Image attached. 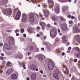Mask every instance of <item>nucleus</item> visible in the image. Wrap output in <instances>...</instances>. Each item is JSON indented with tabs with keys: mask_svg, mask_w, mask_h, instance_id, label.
Returning <instances> with one entry per match:
<instances>
[{
	"mask_svg": "<svg viewBox=\"0 0 80 80\" xmlns=\"http://www.w3.org/2000/svg\"><path fill=\"white\" fill-rule=\"evenodd\" d=\"M48 69L49 70H52L54 68V65L53 63V62L52 61H50L48 63Z\"/></svg>",
	"mask_w": 80,
	"mask_h": 80,
	"instance_id": "nucleus-1",
	"label": "nucleus"
},
{
	"mask_svg": "<svg viewBox=\"0 0 80 80\" xmlns=\"http://www.w3.org/2000/svg\"><path fill=\"white\" fill-rule=\"evenodd\" d=\"M50 35L51 37H55L57 35V31L55 29H53L50 31Z\"/></svg>",
	"mask_w": 80,
	"mask_h": 80,
	"instance_id": "nucleus-2",
	"label": "nucleus"
},
{
	"mask_svg": "<svg viewBox=\"0 0 80 80\" xmlns=\"http://www.w3.org/2000/svg\"><path fill=\"white\" fill-rule=\"evenodd\" d=\"M29 20L31 22H34V15L33 13H31L29 15Z\"/></svg>",
	"mask_w": 80,
	"mask_h": 80,
	"instance_id": "nucleus-3",
	"label": "nucleus"
},
{
	"mask_svg": "<svg viewBox=\"0 0 80 80\" xmlns=\"http://www.w3.org/2000/svg\"><path fill=\"white\" fill-rule=\"evenodd\" d=\"M8 43L11 45L14 44V39L12 38H9L8 39Z\"/></svg>",
	"mask_w": 80,
	"mask_h": 80,
	"instance_id": "nucleus-4",
	"label": "nucleus"
},
{
	"mask_svg": "<svg viewBox=\"0 0 80 80\" xmlns=\"http://www.w3.org/2000/svg\"><path fill=\"white\" fill-rule=\"evenodd\" d=\"M58 75H59V71H58L57 72H55L53 74L54 78L57 80H58L59 78Z\"/></svg>",
	"mask_w": 80,
	"mask_h": 80,
	"instance_id": "nucleus-5",
	"label": "nucleus"
},
{
	"mask_svg": "<svg viewBox=\"0 0 80 80\" xmlns=\"http://www.w3.org/2000/svg\"><path fill=\"white\" fill-rule=\"evenodd\" d=\"M37 78V75L35 73H32L31 76V79L32 80H35Z\"/></svg>",
	"mask_w": 80,
	"mask_h": 80,
	"instance_id": "nucleus-6",
	"label": "nucleus"
},
{
	"mask_svg": "<svg viewBox=\"0 0 80 80\" xmlns=\"http://www.w3.org/2000/svg\"><path fill=\"white\" fill-rule=\"evenodd\" d=\"M21 16V13H20V12H18L16 15V20H19L20 19V16Z\"/></svg>",
	"mask_w": 80,
	"mask_h": 80,
	"instance_id": "nucleus-7",
	"label": "nucleus"
},
{
	"mask_svg": "<svg viewBox=\"0 0 80 80\" xmlns=\"http://www.w3.org/2000/svg\"><path fill=\"white\" fill-rule=\"evenodd\" d=\"M17 77L16 74H13L11 76V78L12 80H15L17 79Z\"/></svg>",
	"mask_w": 80,
	"mask_h": 80,
	"instance_id": "nucleus-8",
	"label": "nucleus"
},
{
	"mask_svg": "<svg viewBox=\"0 0 80 80\" xmlns=\"http://www.w3.org/2000/svg\"><path fill=\"white\" fill-rule=\"evenodd\" d=\"M27 20V15L25 14H23L22 18V22H25Z\"/></svg>",
	"mask_w": 80,
	"mask_h": 80,
	"instance_id": "nucleus-9",
	"label": "nucleus"
},
{
	"mask_svg": "<svg viewBox=\"0 0 80 80\" xmlns=\"http://www.w3.org/2000/svg\"><path fill=\"white\" fill-rule=\"evenodd\" d=\"M54 11L56 12V13L58 14L60 12V10H59V6H57L54 9Z\"/></svg>",
	"mask_w": 80,
	"mask_h": 80,
	"instance_id": "nucleus-10",
	"label": "nucleus"
},
{
	"mask_svg": "<svg viewBox=\"0 0 80 80\" xmlns=\"http://www.w3.org/2000/svg\"><path fill=\"white\" fill-rule=\"evenodd\" d=\"M61 28L63 31H65L67 29V26L66 24H63Z\"/></svg>",
	"mask_w": 80,
	"mask_h": 80,
	"instance_id": "nucleus-11",
	"label": "nucleus"
},
{
	"mask_svg": "<svg viewBox=\"0 0 80 80\" xmlns=\"http://www.w3.org/2000/svg\"><path fill=\"white\" fill-rule=\"evenodd\" d=\"M40 25L41 26L43 30L45 29V23L42 22L40 23Z\"/></svg>",
	"mask_w": 80,
	"mask_h": 80,
	"instance_id": "nucleus-12",
	"label": "nucleus"
},
{
	"mask_svg": "<svg viewBox=\"0 0 80 80\" xmlns=\"http://www.w3.org/2000/svg\"><path fill=\"white\" fill-rule=\"evenodd\" d=\"M12 9L9 8L8 9L7 11V13L9 15H12Z\"/></svg>",
	"mask_w": 80,
	"mask_h": 80,
	"instance_id": "nucleus-13",
	"label": "nucleus"
},
{
	"mask_svg": "<svg viewBox=\"0 0 80 80\" xmlns=\"http://www.w3.org/2000/svg\"><path fill=\"white\" fill-rule=\"evenodd\" d=\"M43 55H42V54H39L38 56V58L41 61H42V60H43Z\"/></svg>",
	"mask_w": 80,
	"mask_h": 80,
	"instance_id": "nucleus-14",
	"label": "nucleus"
},
{
	"mask_svg": "<svg viewBox=\"0 0 80 80\" xmlns=\"http://www.w3.org/2000/svg\"><path fill=\"white\" fill-rule=\"evenodd\" d=\"M44 12L45 17H48V15H49V14H50V12L48 11L45 10L44 11Z\"/></svg>",
	"mask_w": 80,
	"mask_h": 80,
	"instance_id": "nucleus-15",
	"label": "nucleus"
},
{
	"mask_svg": "<svg viewBox=\"0 0 80 80\" xmlns=\"http://www.w3.org/2000/svg\"><path fill=\"white\" fill-rule=\"evenodd\" d=\"M36 67H37V66L35 65H32L30 67V68L32 70H35Z\"/></svg>",
	"mask_w": 80,
	"mask_h": 80,
	"instance_id": "nucleus-16",
	"label": "nucleus"
},
{
	"mask_svg": "<svg viewBox=\"0 0 80 80\" xmlns=\"http://www.w3.org/2000/svg\"><path fill=\"white\" fill-rule=\"evenodd\" d=\"M73 30L75 32H79V29L78 27L76 26L73 28Z\"/></svg>",
	"mask_w": 80,
	"mask_h": 80,
	"instance_id": "nucleus-17",
	"label": "nucleus"
},
{
	"mask_svg": "<svg viewBox=\"0 0 80 80\" xmlns=\"http://www.w3.org/2000/svg\"><path fill=\"white\" fill-rule=\"evenodd\" d=\"M76 40L78 41L79 43H80V36L79 35L77 36L76 37Z\"/></svg>",
	"mask_w": 80,
	"mask_h": 80,
	"instance_id": "nucleus-18",
	"label": "nucleus"
},
{
	"mask_svg": "<svg viewBox=\"0 0 80 80\" xmlns=\"http://www.w3.org/2000/svg\"><path fill=\"white\" fill-rule=\"evenodd\" d=\"M48 3L50 8H52L53 6H52V0H48Z\"/></svg>",
	"mask_w": 80,
	"mask_h": 80,
	"instance_id": "nucleus-19",
	"label": "nucleus"
},
{
	"mask_svg": "<svg viewBox=\"0 0 80 80\" xmlns=\"http://www.w3.org/2000/svg\"><path fill=\"white\" fill-rule=\"evenodd\" d=\"M19 65L21 67L22 66L24 69H26V68H25V63H23V65H22V63L20 62V63L19 64Z\"/></svg>",
	"mask_w": 80,
	"mask_h": 80,
	"instance_id": "nucleus-20",
	"label": "nucleus"
},
{
	"mask_svg": "<svg viewBox=\"0 0 80 80\" xmlns=\"http://www.w3.org/2000/svg\"><path fill=\"white\" fill-rule=\"evenodd\" d=\"M12 69H8L6 73L7 74H8V75H10V74L12 73Z\"/></svg>",
	"mask_w": 80,
	"mask_h": 80,
	"instance_id": "nucleus-21",
	"label": "nucleus"
},
{
	"mask_svg": "<svg viewBox=\"0 0 80 80\" xmlns=\"http://www.w3.org/2000/svg\"><path fill=\"white\" fill-rule=\"evenodd\" d=\"M9 45L10 44H4V48L5 49L8 50V47H9Z\"/></svg>",
	"mask_w": 80,
	"mask_h": 80,
	"instance_id": "nucleus-22",
	"label": "nucleus"
},
{
	"mask_svg": "<svg viewBox=\"0 0 80 80\" xmlns=\"http://www.w3.org/2000/svg\"><path fill=\"white\" fill-rule=\"evenodd\" d=\"M29 49L30 51H33L34 49V47L33 46H31L29 47Z\"/></svg>",
	"mask_w": 80,
	"mask_h": 80,
	"instance_id": "nucleus-23",
	"label": "nucleus"
},
{
	"mask_svg": "<svg viewBox=\"0 0 80 80\" xmlns=\"http://www.w3.org/2000/svg\"><path fill=\"white\" fill-rule=\"evenodd\" d=\"M2 12L4 15H7V12H6V9H2Z\"/></svg>",
	"mask_w": 80,
	"mask_h": 80,
	"instance_id": "nucleus-24",
	"label": "nucleus"
},
{
	"mask_svg": "<svg viewBox=\"0 0 80 80\" xmlns=\"http://www.w3.org/2000/svg\"><path fill=\"white\" fill-rule=\"evenodd\" d=\"M74 49L76 50L78 52H80V49L78 47H76L74 48Z\"/></svg>",
	"mask_w": 80,
	"mask_h": 80,
	"instance_id": "nucleus-25",
	"label": "nucleus"
},
{
	"mask_svg": "<svg viewBox=\"0 0 80 80\" xmlns=\"http://www.w3.org/2000/svg\"><path fill=\"white\" fill-rule=\"evenodd\" d=\"M62 41H63L64 43H66V42H67V39H66V37H63V38L62 39Z\"/></svg>",
	"mask_w": 80,
	"mask_h": 80,
	"instance_id": "nucleus-26",
	"label": "nucleus"
},
{
	"mask_svg": "<svg viewBox=\"0 0 80 80\" xmlns=\"http://www.w3.org/2000/svg\"><path fill=\"white\" fill-rule=\"evenodd\" d=\"M27 31L30 33H31L32 32V29L31 28H28L27 30Z\"/></svg>",
	"mask_w": 80,
	"mask_h": 80,
	"instance_id": "nucleus-27",
	"label": "nucleus"
},
{
	"mask_svg": "<svg viewBox=\"0 0 80 80\" xmlns=\"http://www.w3.org/2000/svg\"><path fill=\"white\" fill-rule=\"evenodd\" d=\"M75 55L77 57L79 58V57H80V52H78V53H77Z\"/></svg>",
	"mask_w": 80,
	"mask_h": 80,
	"instance_id": "nucleus-28",
	"label": "nucleus"
},
{
	"mask_svg": "<svg viewBox=\"0 0 80 80\" xmlns=\"http://www.w3.org/2000/svg\"><path fill=\"white\" fill-rule=\"evenodd\" d=\"M12 49V47L11 45H9V46L8 47V49L7 50H11Z\"/></svg>",
	"mask_w": 80,
	"mask_h": 80,
	"instance_id": "nucleus-29",
	"label": "nucleus"
},
{
	"mask_svg": "<svg viewBox=\"0 0 80 80\" xmlns=\"http://www.w3.org/2000/svg\"><path fill=\"white\" fill-rule=\"evenodd\" d=\"M52 20L53 21H55L56 20V18H55V16H53L52 17Z\"/></svg>",
	"mask_w": 80,
	"mask_h": 80,
	"instance_id": "nucleus-30",
	"label": "nucleus"
},
{
	"mask_svg": "<svg viewBox=\"0 0 80 80\" xmlns=\"http://www.w3.org/2000/svg\"><path fill=\"white\" fill-rule=\"evenodd\" d=\"M7 2H8V0H3V3H7Z\"/></svg>",
	"mask_w": 80,
	"mask_h": 80,
	"instance_id": "nucleus-31",
	"label": "nucleus"
},
{
	"mask_svg": "<svg viewBox=\"0 0 80 80\" xmlns=\"http://www.w3.org/2000/svg\"><path fill=\"white\" fill-rule=\"evenodd\" d=\"M11 64V62H8L7 63V66H9V65Z\"/></svg>",
	"mask_w": 80,
	"mask_h": 80,
	"instance_id": "nucleus-32",
	"label": "nucleus"
},
{
	"mask_svg": "<svg viewBox=\"0 0 80 80\" xmlns=\"http://www.w3.org/2000/svg\"><path fill=\"white\" fill-rule=\"evenodd\" d=\"M39 48H36L35 51L36 52H39Z\"/></svg>",
	"mask_w": 80,
	"mask_h": 80,
	"instance_id": "nucleus-33",
	"label": "nucleus"
},
{
	"mask_svg": "<svg viewBox=\"0 0 80 80\" xmlns=\"http://www.w3.org/2000/svg\"><path fill=\"white\" fill-rule=\"evenodd\" d=\"M60 19L61 21H63L64 20V19H63V18L61 16H60Z\"/></svg>",
	"mask_w": 80,
	"mask_h": 80,
	"instance_id": "nucleus-34",
	"label": "nucleus"
},
{
	"mask_svg": "<svg viewBox=\"0 0 80 80\" xmlns=\"http://www.w3.org/2000/svg\"><path fill=\"white\" fill-rule=\"evenodd\" d=\"M21 33H23L24 32V29L22 28L21 29Z\"/></svg>",
	"mask_w": 80,
	"mask_h": 80,
	"instance_id": "nucleus-35",
	"label": "nucleus"
},
{
	"mask_svg": "<svg viewBox=\"0 0 80 80\" xmlns=\"http://www.w3.org/2000/svg\"><path fill=\"white\" fill-rule=\"evenodd\" d=\"M60 2H64L65 1V0H58Z\"/></svg>",
	"mask_w": 80,
	"mask_h": 80,
	"instance_id": "nucleus-36",
	"label": "nucleus"
},
{
	"mask_svg": "<svg viewBox=\"0 0 80 80\" xmlns=\"http://www.w3.org/2000/svg\"><path fill=\"white\" fill-rule=\"evenodd\" d=\"M74 62H77V59H74L73 60Z\"/></svg>",
	"mask_w": 80,
	"mask_h": 80,
	"instance_id": "nucleus-37",
	"label": "nucleus"
},
{
	"mask_svg": "<svg viewBox=\"0 0 80 80\" xmlns=\"http://www.w3.org/2000/svg\"><path fill=\"white\" fill-rule=\"evenodd\" d=\"M59 41V39L57 38L56 39V42H58Z\"/></svg>",
	"mask_w": 80,
	"mask_h": 80,
	"instance_id": "nucleus-38",
	"label": "nucleus"
},
{
	"mask_svg": "<svg viewBox=\"0 0 80 80\" xmlns=\"http://www.w3.org/2000/svg\"><path fill=\"white\" fill-rule=\"evenodd\" d=\"M40 72L42 73V74H43V71L42 70H40Z\"/></svg>",
	"mask_w": 80,
	"mask_h": 80,
	"instance_id": "nucleus-39",
	"label": "nucleus"
},
{
	"mask_svg": "<svg viewBox=\"0 0 80 80\" xmlns=\"http://www.w3.org/2000/svg\"><path fill=\"white\" fill-rule=\"evenodd\" d=\"M68 23H69V24H71V23H72V21H69Z\"/></svg>",
	"mask_w": 80,
	"mask_h": 80,
	"instance_id": "nucleus-40",
	"label": "nucleus"
},
{
	"mask_svg": "<svg viewBox=\"0 0 80 80\" xmlns=\"http://www.w3.org/2000/svg\"><path fill=\"white\" fill-rule=\"evenodd\" d=\"M3 58L2 57H0V59L1 60H3Z\"/></svg>",
	"mask_w": 80,
	"mask_h": 80,
	"instance_id": "nucleus-41",
	"label": "nucleus"
},
{
	"mask_svg": "<svg viewBox=\"0 0 80 80\" xmlns=\"http://www.w3.org/2000/svg\"><path fill=\"white\" fill-rule=\"evenodd\" d=\"M72 80H75V78L74 77H72Z\"/></svg>",
	"mask_w": 80,
	"mask_h": 80,
	"instance_id": "nucleus-42",
	"label": "nucleus"
},
{
	"mask_svg": "<svg viewBox=\"0 0 80 80\" xmlns=\"http://www.w3.org/2000/svg\"><path fill=\"white\" fill-rule=\"evenodd\" d=\"M43 44L44 45H47V43L46 42H44Z\"/></svg>",
	"mask_w": 80,
	"mask_h": 80,
	"instance_id": "nucleus-43",
	"label": "nucleus"
},
{
	"mask_svg": "<svg viewBox=\"0 0 80 80\" xmlns=\"http://www.w3.org/2000/svg\"><path fill=\"white\" fill-rule=\"evenodd\" d=\"M65 72H66V73H68V70H67V68H66V71Z\"/></svg>",
	"mask_w": 80,
	"mask_h": 80,
	"instance_id": "nucleus-44",
	"label": "nucleus"
},
{
	"mask_svg": "<svg viewBox=\"0 0 80 80\" xmlns=\"http://www.w3.org/2000/svg\"><path fill=\"white\" fill-rule=\"evenodd\" d=\"M68 18H71L72 17V16L71 15H68Z\"/></svg>",
	"mask_w": 80,
	"mask_h": 80,
	"instance_id": "nucleus-45",
	"label": "nucleus"
},
{
	"mask_svg": "<svg viewBox=\"0 0 80 80\" xmlns=\"http://www.w3.org/2000/svg\"><path fill=\"white\" fill-rule=\"evenodd\" d=\"M68 50H71V49H72V48H71V47H69L68 48Z\"/></svg>",
	"mask_w": 80,
	"mask_h": 80,
	"instance_id": "nucleus-46",
	"label": "nucleus"
},
{
	"mask_svg": "<svg viewBox=\"0 0 80 80\" xmlns=\"http://www.w3.org/2000/svg\"><path fill=\"white\" fill-rule=\"evenodd\" d=\"M58 32H59V33H60V29L58 28Z\"/></svg>",
	"mask_w": 80,
	"mask_h": 80,
	"instance_id": "nucleus-47",
	"label": "nucleus"
},
{
	"mask_svg": "<svg viewBox=\"0 0 80 80\" xmlns=\"http://www.w3.org/2000/svg\"><path fill=\"white\" fill-rule=\"evenodd\" d=\"M62 55L63 56L64 55H65V52H63L62 53Z\"/></svg>",
	"mask_w": 80,
	"mask_h": 80,
	"instance_id": "nucleus-48",
	"label": "nucleus"
},
{
	"mask_svg": "<svg viewBox=\"0 0 80 80\" xmlns=\"http://www.w3.org/2000/svg\"><path fill=\"white\" fill-rule=\"evenodd\" d=\"M71 18H72V19H73V18H75V17L73 16H71Z\"/></svg>",
	"mask_w": 80,
	"mask_h": 80,
	"instance_id": "nucleus-49",
	"label": "nucleus"
},
{
	"mask_svg": "<svg viewBox=\"0 0 80 80\" xmlns=\"http://www.w3.org/2000/svg\"><path fill=\"white\" fill-rule=\"evenodd\" d=\"M3 45V43L2 42H1L0 44V47H2Z\"/></svg>",
	"mask_w": 80,
	"mask_h": 80,
	"instance_id": "nucleus-50",
	"label": "nucleus"
},
{
	"mask_svg": "<svg viewBox=\"0 0 80 80\" xmlns=\"http://www.w3.org/2000/svg\"><path fill=\"white\" fill-rule=\"evenodd\" d=\"M2 68L0 67V72H2Z\"/></svg>",
	"mask_w": 80,
	"mask_h": 80,
	"instance_id": "nucleus-51",
	"label": "nucleus"
},
{
	"mask_svg": "<svg viewBox=\"0 0 80 80\" xmlns=\"http://www.w3.org/2000/svg\"><path fill=\"white\" fill-rule=\"evenodd\" d=\"M23 37H27V35H26V34H23Z\"/></svg>",
	"mask_w": 80,
	"mask_h": 80,
	"instance_id": "nucleus-52",
	"label": "nucleus"
},
{
	"mask_svg": "<svg viewBox=\"0 0 80 80\" xmlns=\"http://www.w3.org/2000/svg\"><path fill=\"white\" fill-rule=\"evenodd\" d=\"M54 24L55 25H57V23L56 22H55L54 23Z\"/></svg>",
	"mask_w": 80,
	"mask_h": 80,
	"instance_id": "nucleus-53",
	"label": "nucleus"
},
{
	"mask_svg": "<svg viewBox=\"0 0 80 80\" xmlns=\"http://www.w3.org/2000/svg\"><path fill=\"white\" fill-rule=\"evenodd\" d=\"M19 35V33H16V36H18Z\"/></svg>",
	"mask_w": 80,
	"mask_h": 80,
	"instance_id": "nucleus-54",
	"label": "nucleus"
},
{
	"mask_svg": "<svg viewBox=\"0 0 80 80\" xmlns=\"http://www.w3.org/2000/svg\"><path fill=\"white\" fill-rule=\"evenodd\" d=\"M38 28H37V30H38L39 28V29H40V28L39 27H38Z\"/></svg>",
	"mask_w": 80,
	"mask_h": 80,
	"instance_id": "nucleus-55",
	"label": "nucleus"
},
{
	"mask_svg": "<svg viewBox=\"0 0 80 80\" xmlns=\"http://www.w3.org/2000/svg\"><path fill=\"white\" fill-rule=\"evenodd\" d=\"M41 50H42V51H43V50H44V48H41Z\"/></svg>",
	"mask_w": 80,
	"mask_h": 80,
	"instance_id": "nucleus-56",
	"label": "nucleus"
},
{
	"mask_svg": "<svg viewBox=\"0 0 80 80\" xmlns=\"http://www.w3.org/2000/svg\"><path fill=\"white\" fill-rule=\"evenodd\" d=\"M31 53L30 52H28V55H30L31 54Z\"/></svg>",
	"mask_w": 80,
	"mask_h": 80,
	"instance_id": "nucleus-57",
	"label": "nucleus"
},
{
	"mask_svg": "<svg viewBox=\"0 0 80 80\" xmlns=\"http://www.w3.org/2000/svg\"><path fill=\"white\" fill-rule=\"evenodd\" d=\"M46 38H47V37L45 36L44 37V40H45Z\"/></svg>",
	"mask_w": 80,
	"mask_h": 80,
	"instance_id": "nucleus-58",
	"label": "nucleus"
},
{
	"mask_svg": "<svg viewBox=\"0 0 80 80\" xmlns=\"http://www.w3.org/2000/svg\"><path fill=\"white\" fill-rule=\"evenodd\" d=\"M35 70L36 71V72H38V68H36V69Z\"/></svg>",
	"mask_w": 80,
	"mask_h": 80,
	"instance_id": "nucleus-59",
	"label": "nucleus"
},
{
	"mask_svg": "<svg viewBox=\"0 0 80 80\" xmlns=\"http://www.w3.org/2000/svg\"><path fill=\"white\" fill-rule=\"evenodd\" d=\"M1 56H2V57H3V56H4V54L3 53H2L1 54Z\"/></svg>",
	"mask_w": 80,
	"mask_h": 80,
	"instance_id": "nucleus-60",
	"label": "nucleus"
},
{
	"mask_svg": "<svg viewBox=\"0 0 80 80\" xmlns=\"http://www.w3.org/2000/svg\"><path fill=\"white\" fill-rule=\"evenodd\" d=\"M43 77H45V78H46V77H47V76H46V75H44L43 76Z\"/></svg>",
	"mask_w": 80,
	"mask_h": 80,
	"instance_id": "nucleus-61",
	"label": "nucleus"
},
{
	"mask_svg": "<svg viewBox=\"0 0 80 80\" xmlns=\"http://www.w3.org/2000/svg\"><path fill=\"white\" fill-rule=\"evenodd\" d=\"M27 80H30V78L29 77H28L27 78Z\"/></svg>",
	"mask_w": 80,
	"mask_h": 80,
	"instance_id": "nucleus-62",
	"label": "nucleus"
},
{
	"mask_svg": "<svg viewBox=\"0 0 80 80\" xmlns=\"http://www.w3.org/2000/svg\"><path fill=\"white\" fill-rule=\"evenodd\" d=\"M76 2H77V0H75L74 1V2L75 3H76Z\"/></svg>",
	"mask_w": 80,
	"mask_h": 80,
	"instance_id": "nucleus-63",
	"label": "nucleus"
},
{
	"mask_svg": "<svg viewBox=\"0 0 80 80\" xmlns=\"http://www.w3.org/2000/svg\"><path fill=\"white\" fill-rule=\"evenodd\" d=\"M70 50H69L67 52L68 53H70Z\"/></svg>",
	"mask_w": 80,
	"mask_h": 80,
	"instance_id": "nucleus-64",
	"label": "nucleus"
}]
</instances>
